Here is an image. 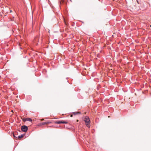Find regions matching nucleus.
<instances>
[{"label":"nucleus","instance_id":"f257e3e1","mask_svg":"<svg viewBox=\"0 0 151 151\" xmlns=\"http://www.w3.org/2000/svg\"><path fill=\"white\" fill-rule=\"evenodd\" d=\"M84 121L85 122V124L86 126L89 128L91 126L90 119L88 116H85Z\"/></svg>","mask_w":151,"mask_h":151},{"label":"nucleus","instance_id":"7ed1b4c3","mask_svg":"<svg viewBox=\"0 0 151 151\" xmlns=\"http://www.w3.org/2000/svg\"><path fill=\"white\" fill-rule=\"evenodd\" d=\"M28 129L27 127L25 125L22 126L21 127V130L23 132H26L27 131Z\"/></svg>","mask_w":151,"mask_h":151},{"label":"nucleus","instance_id":"0eeeda50","mask_svg":"<svg viewBox=\"0 0 151 151\" xmlns=\"http://www.w3.org/2000/svg\"><path fill=\"white\" fill-rule=\"evenodd\" d=\"M78 114V112H76V113L74 114Z\"/></svg>","mask_w":151,"mask_h":151},{"label":"nucleus","instance_id":"39448f33","mask_svg":"<svg viewBox=\"0 0 151 151\" xmlns=\"http://www.w3.org/2000/svg\"><path fill=\"white\" fill-rule=\"evenodd\" d=\"M22 120L24 122L29 121L30 122H32V119L30 118H24Z\"/></svg>","mask_w":151,"mask_h":151},{"label":"nucleus","instance_id":"1a4fd4ad","mask_svg":"<svg viewBox=\"0 0 151 151\" xmlns=\"http://www.w3.org/2000/svg\"><path fill=\"white\" fill-rule=\"evenodd\" d=\"M44 120V119H41V121H42Z\"/></svg>","mask_w":151,"mask_h":151},{"label":"nucleus","instance_id":"f03ea898","mask_svg":"<svg viewBox=\"0 0 151 151\" xmlns=\"http://www.w3.org/2000/svg\"><path fill=\"white\" fill-rule=\"evenodd\" d=\"M55 124H67L68 122L66 121L62 120V121H57L55 122Z\"/></svg>","mask_w":151,"mask_h":151},{"label":"nucleus","instance_id":"9d476101","mask_svg":"<svg viewBox=\"0 0 151 151\" xmlns=\"http://www.w3.org/2000/svg\"><path fill=\"white\" fill-rule=\"evenodd\" d=\"M78 120H77V122H78Z\"/></svg>","mask_w":151,"mask_h":151},{"label":"nucleus","instance_id":"423d86ee","mask_svg":"<svg viewBox=\"0 0 151 151\" xmlns=\"http://www.w3.org/2000/svg\"><path fill=\"white\" fill-rule=\"evenodd\" d=\"M24 134H22L20 135H19L18 136V138L19 139H20L21 138H23L24 137Z\"/></svg>","mask_w":151,"mask_h":151},{"label":"nucleus","instance_id":"9b49d317","mask_svg":"<svg viewBox=\"0 0 151 151\" xmlns=\"http://www.w3.org/2000/svg\"><path fill=\"white\" fill-rule=\"evenodd\" d=\"M13 135L15 137V136H14V134H13Z\"/></svg>","mask_w":151,"mask_h":151},{"label":"nucleus","instance_id":"20e7f679","mask_svg":"<svg viewBox=\"0 0 151 151\" xmlns=\"http://www.w3.org/2000/svg\"><path fill=\"white\" fill-rule=\"evenodd\" d=\"M51 123L52 122H51L47 121V122L40 123L39 124L40 125H43L45 124H48Z\"/></svg>","mask_w":151,"mask_h":151},{"label":"nucleus","instance_id":"6e6552de","mask_svg":"<svg viewBox=\"0 0 151 151\" xmlns=\"http://www.w3.org/2000/svg\"><path fill=\"white\" fill-rule=\"evenodd\" d=\"M47 127H52V126H47Z\"/></svg>","mask_w":151,"mask_h":151}]
</instances>
